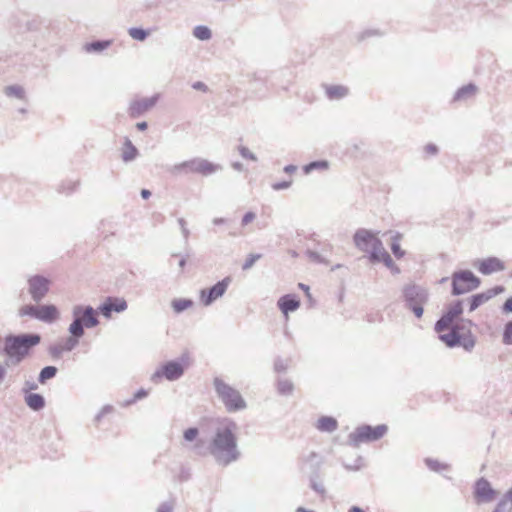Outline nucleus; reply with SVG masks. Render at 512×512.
Instances as JSON below:
<instances>
[{"label":"nucleus","mask_w":512,"mask_h":512,"mask_svg":"<svg viewBox=\"0 0 512 512\" xmlns=\"http://www.w3.org/2000/svg\"><path fill=\"white\" fill-rule=\"evenodd\" d=\"M474 494L478 502H490L495 495V490L488 480L480 478L475 483Z\"/></svg>","instance_id":"obj_18"},{"label":"nucleus","mask_w":512,"mask_h":512,"mask_svg":"<svg viewBox=\"0 0 512 512\" xmlns=\"http://www.w3.org/2000/svg\"><path fill=\"white\" fill-rule=\"evenodd\" d=\"M128 34L131 38L138 41H144L149 35L147 30L138 27L129 28Z\"/></svg>","instance_id":"obj_40"},{"label":"nucleus","mask_w":512,"mask_h":512,"mask_svg":"<svg viewBox=\"0 0 512 512\" xmlns=\"http://www.w3.org/2000/svg\"><path fill=\"white\" fill-rule=\"evenodd\" d=\"M38 313H39V306L27 304L22 306L19 311L18 315L20 317L29 316L31 318L38 320Z\"/></svg>","instance_id":"obj_35"},{"label":"nucleus","mask_w":512,"mask_h":512,"mask_svg":"<svg viewBox=\"0 0 512 512\" xmlns=\"http://www.w3.org/2000/svg\"><path fill=\"white\" fill-rule=\"evenodd\" d=\"M277 305L284 315H288L299 308L300 300L294 294H286L279 298Z\"/></svg>","instance_id":"obj_21"},{"label":"nucleus","mask_w":512,"mask_h":512,"mask_svg":"<svg viewBox=\"0 0 512 512\" xmlns=\"http://www.w3.org/2000/svg\"><path fill=\"white\" fill-rule=\"evenodd\" d=\"M450 332L439 335V339L444 342L448 347L458 346L461 342V333L457 331V328L450 327Z\"/></svg>","instance_id":"obj_29"},{"label":"nucleus","mask_w":512,"mask_h":512,"mask_svg":"<svg viewBox=\"0 0 512 512\" xmlns=\"http://www.w3.org/2000/svg\"><path fill=\"white\" fill-rule=\"evenodd\" d=\"M147 395H148V392H147L145 389H139V390L135 393L133 400H131L129 403H133V402H135L136 400L143 399V398H145Z\"/></svg>","instance_id":"obj_61"},{"label":"nucleus","mask_w":512,"mask_h":512,"mask_svg":"<svg viewBox=\"0 0 512 512\" xmlns=\"http://www.w3.org/2000/svg\"><path fill=\"white\" fill-rule=\"evenodd\" d=\"M57 371L58 369L55 366H46L42 368L38 376L39 383L44 384L46 381L54 378L57 374Z\"/></svg>","instance_id":"obj_32"},{"label":"nucleus","mask_w":512,"mask_h":512,"mask_svg":"<svg viewBox=\"0 0 512 512\" xmlns=\"http://www.w3.org/2000/svg\"><path fill=\"white\" fill-rule=\"evenodd\" d=\"M193 36L199 40L206 41L211 39V30L204 25H198L193 29Z\"/></svg>","instance_id":"obj_36"},{"label":"nucleus","mask_w":512,"mask_h":512,"mask_svg":"<svg viewBox=\"0 0 512 512\" xmlns=\"http://www.w3.org/2000/svg\"><path fill=\"white\" fill-rule=\"evenodd\" d=\"M192 88L195 90H198V91H203V92H206L208 90L207 85L201 81L194 82L192 84Z\"/></svg>","instance_id":"obj_62"},{"label":"nucleus","mask_w":512,"mask_h":512,"mask_svg":"<svg viewBox=\"0 0 512 512\" xmlns=\"http://www.w3.org/2000/svg\"><path fill=\"white\" fill-rule=\"evenodd\" d=\"M111 45L110 40H97L84 45V50L87 53H99L107 49Z\"/></svg>","instance_id":"obj_31"},{"label":"nucleus","mask_w":512,"mask_h":512,"mask_svg":"<svg viewBox=\"0 0 512 512\" xmlns=\"http://www.w3.org/2000/svg\"><path fill=\"white\" fill-rule=\"evenodd\" d=\"M255 218H256V214L254 212L249 211V212L245 213L244 216L242 217L241 224L243 226H246L249 223H251Z\"/></svg>","instance_id":"obj_59"},{"label":"nucleus","mask_w":512,"mask_h":512,"mask_svg":"<svg viewBox=\"0 0 512 512\" xmlns=\"http://www.w3.org/2000/svg\"><path fill=\"white\" fill-rule=\"evenodd\" d=\"M238 431L239 426L230 418L218 422L208 445L209 454L217 465L227 467L241 458Z\"/></svg>","instance_id":"obj_1"},{"label":"nucleus","mask_w":512,"mask_h":512,"mask_svg":"<svg viewBox=\"0 0 512 512\" xmlns=\"http://www.w3.org/2000/svg\"><path fill=\"white\" fill-rule=\"evenodd\" d=\"M493 512H512V506H509L506 500H501Z\"/></svg>","instance_id":"obj_57"},{"label":"nucleus","mask_w":512,"mask_h":512,"mask_svg":"<svg viewBox=\"0 0 512 512\" xmlns=\"http://www.w3.org/2000/svg\"><path fill=\"white\" fill-rule=\"evenodd\" d=\"M306 255L308 256V258L313 261V262H316V263H327V261L316 251H312V250H307L306 251Z\"/></svg>","instance_id":"obj_52"},{"label":"nucleus","mask_w":512,"mask_h":512,"mask_svg":"<svg viewBox=\"0 0 512 512\" xmlns=\"http://www.w3.org/2000/svg\"><path fill=\"white\" fill-rule=\"evenodd\" d=\"M306 461L309 462L312 467V472L309 476V486L314 492L324 497L326 495V488L320 473L322 460L317 453L311 452Z\"/></svg>","instance_id":"obj_8"},{"label":"nucleus","mask_w":512,"mask_h":512,"mask_svg":"<svg viewBox=\"0 0 512 512\" xmlns=\"http://www.w3.org/2000/svg\"><path fill=\"white\" fill-rule=\"evenodd\" d=\"M63 353H64V351L62 350V346L59 342L55 343L49 347V354L53 358H60Z\"/></svg>","instance_id":"obj_51"},{"label":"nucleus","mask_w":512,"mask_h":512,"mask_svg":"<svg viewBox=\"0 0 512 512\" xmlns=\"http://www.w3.org/2000/svg\"><path fill=\"white\" fill-rule=\"evenodd\" d=\"M505 288L503 286H495L485 292L477 293L469 298V311H474L484 303L488 302L493 297L503 293Z\"/></svg>","instance_id":"obj_17"},{"label":"nucleus","mask_w":512,"mask_h":512,"mask_svg":"<svg viewBox=\"0 0 512 512\" xmlns=\"http://www.w3.org/2000/svg\"><path fill=\"white\" fill-rule=\"evenodd\" d=\"M423 306L424 305H420V306L417 305V306L409 308V310H411L417 318H421L423 315V312H424Z\"/></svg>","instance_id":"obj_63"},{"label":"nucleus","mask_w":512,"mask_h":512,"mask_svg":"<svg viewBox=\"0 0 512 512\" xmlns=\"http://www.w3.org/2000/svg\"><path fill=\"white\" fill-rule=\"evenodd\" d=\"M213 384L218 398L228 412H236L246 408V402L238 390L219 377L214 378Z\"/></svg>","instance_id":"obj_4"},{"label":"nucleus","mask_w":512,"mask_h":512,"mask_svg":"<svg viewBox=\"0 0 512 512\" xmlns=\"http://www.w3.org/2000/svg\"><path fill=\"white\" fill-rule=\"evenodd\" d=\"M222 170V166L212 163L207 159L195 157L190 160L177 163L166 168V171L173 176L188 175L197 173L202 176H209Z\"/></svg>","instance_id":"obj_3"},{"label":"nucleus","mask_w":512,"mask_h":512,"mask_svg":"<svg viewBox=\"0 0 512 512\" xmlns=\"http://www.w3.org/2000/svg\"><path fill=\"white\" fill-rule=\"evenodd\" d=\"M291 185H292V181L291 180H289V181H281V182L274 183L272 185V188L275 191H280V190L288 189Z\"/></svg>","instance_id":"obj_58"},{"label":"nucleus","mask_w":512,"mask_h":512,"mask_svg":"<svg viewBox=\"0 0 512 512\" xmlns=\"http://www.w3.org/2000/svg\"><path fill=\"white\" fill-rule=\"evenodd\" d=\"M463 313V302L457 300L450 304L439 320L435 323V331L440 333L449 329L454 321Z\"/></svg>","instance_id":"obj_12"},{"label":"nucleus","mask_w":512,"mask_h":512,"mask_svg":"<svg viewBox=\"0 0 512 512\" xmlns=\"http://www.w3.org/2000/svg\"><path fill=\"white\" fill-rule=\"evenodd\" d=\"M402 235L398 232L394 233L392 236V242H391V251L394 254V256L398 259L402 258L405 255V251L401 249L400 247V239Z\"/></svg>","instance_id":"obj_34"},{"label":"nucleus","mask_w":512,"mask_h":512,"mask_svg":"<svg viewBox=\"0 0 512 512\" xmlns=\"http://www.w3.org/2000/svg\"><path fill=\"white\" fill-rule=\"evenodd\" d=\"M121 158L123 162L129 163L132 162L137 158L139 155L138 149L135 147V145L132 143V141L129 138L124 139V143L121 149Z\"/></svg>","instance_id":"obj_23"},{"label":"nucleus","mask_w":512,"mask_h":512,"mask_svg":"<svg viewBox=\"0 0 512 512\" xmlns=\"http://www.w3.org/2000/svg\"><path fill=\"white\" fill-rule=\"evenodd\" d=\"M315 427L320 432L332 433L337 430L338 422L334 417L322 416L318 419Z\"/></svg>","instance_id":"obj_24"},{"label":"nucleus","mask_w":512,"mask_h":512,"mask_svg":"<svg viewBox=\"0 0 512 512\" xmlns=\"http://www.w3.org/2000/svg\"><path fill=\"white\" fill-rule=\"evenodd\" d=\"M424 151L426 154L434 156L438 153V147L435 144L430 143L424 147Z\"/></svg>","instance_id":"obj_60"},{"label":"nucleus","mask_w":512,"mask_h":512,"mask_svg":"<svg viewBox=\"0 0 512 512\" xmlns=\"http://www.w3.org/2000/svg\"><path fill=\"white\" fill-rule=\"evenodd\" d=\"M199 434V430L196 427L188 428L184 431L183 437L186 441L192 442L195 441Z\"/></svg>","instance_id":"obj_48"},{"label":"nucleus","mask_w":512,"mask_h":512,"mask_svg":"<svg viewBox=\"0 0 512 512\" xmlns=\"http://www.w3.org/2000/svg\"><path fill=\"white\" fill-rule=\"evenodd\" d=\"M344 467L347 469V470H350V471H358L360 470L364 464H363V458L361 456H358L354 462V464H348V463H343Z\"/></svg>","instance_id":"obj_49"},{"label":"nucleus","mask_w":512,"mask_h":512,"mask_svg":"<svg viewBox=\"0 0 512 512\" xmlns=\"http://www.w3.org/2000/svg\"><path fill=\"white\" fill-rule=\"evenodd\" d=\"M502 310L504 313H512V297H509L503 304Z\"/></svg>","instance_id":"obj_64"},{"label":"nucleus","mask_w":512,"mask_h":512,"mask_svg":"<svg viewBox=\"0 0 512 512\" xmlns=\"http://www.w3.org/2000/svg\"><path fill=\"white\" fill-rule=\"evenodd\" d=\"M478 271L483 275H490L505 269L504 262L497 257H488L480 260L477 265Z\"/></svg>","instance_id":"obj_19"},{"label":"nucleus","mask_w":512,"mask_h":512,"mask_svg":"<svg viewBox=\"0 0 512 512\" xmlns=\"http://www.w3.org/2000/svg\"><path fill=\"white\" fill-rule=\"evenodd\" d=\"M193 452L199 456H205L209 454L208 446H205V441L198 439L192 447Z\"/></svg>","instance_id":"obj_44"},{"label":"nucleus","mask_w":512,"mask_h":512,"mask_svg":"<svg viewBox=\"0 0 512 512\" xmlns=\"http://www.w3.org/2000/svg\"><path fill=\"white\" fill-rule=\"evenodd\" d=\"M388 431L385 424H380L375 427L370 425H362L357 427L348 436L349 444L358 447L361 443L374 442L381 439Z\"/></svg>","instance_id":"obj_5"},{"label":"nucleus","mask_w":512,"mask_h":512,"mask_svg":"<svg viewBox=\"0 0 512 512\" xmlns=\"http://www.w3.org/2000/svg\"><path fill=\"white\" fill-rule=\"evenodd\" d=\"M369 260L372 263H378L385 256V253H388L383 247L382 241L378 238L374 241V244L371 246V249L368 251Z\"/></svg>","instance_id":"obj_27"},{"label":"nucleus","mask_w":512,"mask_h":512,"mask_svg":"<svg viewBox=\"0 0 512 512\" xmlns=\"http://www.w3.org/2000/svg\"><path fill=\"white\" fill-rule=\"evenodd\" d=\"M330 167V163L327 160H316L312 161L303 166L304 174L308 175L313 171H327Z\"/></svg>","instance_id":"obj_30"},{"label":"nucleus","mask_w":512,"mask_h":512,"mask_svg":"<svg viewBox=\"0 0 512 512\" xmlns=\"http://www.w3.org/2000/svg\"><path fill=\"white\" fill-rule=\"evenodd\" d=\"M73 321L71 324H77L80 327L82 335L85 328H93L99 324L96 311L92 306L76 305L72 310Z\"/></svg>","instance_id":"obj_7"},{"label":"nucleus","mask_w":512,"mask_h":512,"mask_svg":"<svg viewBox=\"0 0 512 512\" xmlns=\"http://www.w3.org/2000/svg\"><path fill=\"white\" fill-rule=\"evenodd\" d=\"M158 98L159 95L156 94L148 98L134 99L133 101H131L128 108V113L130 117L138 118L142 116L144 113H146L156 105Z\"/></svg>","instance_id":"obj_14"},{"label":"nucleus","mask_w":512,"mask_h":512,"mask_svg":"<svg viewBox=\"0 0 512 512\" xmlns=\"http://www.w3.org/2000/svg\"><path fill=\"white\" fill-rule=\"evenodd\" d=\"M377 239L376 233L364 228L358 229L353 235L354 245L363 252H368Z\"/></svg>","instance_id":"obj_16"},{"label":"nucleus","mask_w":512,"mask_h":512,"mask_svg":"<svg viewBox=\"0 0 512 512\" xmlns=\"http://www.w3.org/2000/svg\"><path fill=\"white\" fill-rule=\"evenodd\" d=\"M325 92L330 100H339L349 94V89L343 85H328L325 87Z\"/></svg>","instance_id":"obj_25"},{"label":"nucleus","mask_w":512,"mask_h":512,"mask_svg":"<svg viewBox=\"0 0 512 512\" xmlns=\"http://www.w3.org/2000/svg\"><path fill=\"white\" fill-rule=\"evenodd\" d=\"M403 299L406 308L425 305L429 300L428 291L415 284L406 285L403 288Z\"/></svg>","instance_id":"obj_10"},{"label":"nucleus","mask_w":512,"mask_h":512,"mask_svg":"<svg viewBox=\"0 0 512 512\" xmlns=\"http://www.w3.org/2000/svg\"><path fill=\"white\" fill-rule=\"evenodd\" d=\"M40 341L41 336L36 333L8 335L4 340V352L13 364H19Z\"/></svg>","instance_id":"obj_2"},{"label":"nucleus","mask_w":512,"mask_h":512,"mask_svg":"<svg viewBox=\"0 0 512 512\" xmlns=\"http://www.w3.org/2000/svg\"><path fill=\"white\" fill-rule=\"evenodd\" d=\"M278 393L284 396H289L294 390V385L289 379H279L277 382Z\"/></svg>","instance_id":"obj_33"},{"label":"nucleus","mask_w":512,"mask_h":512,"mask_svg":"<svg viewBox=\"0 0 512 512\" xmlns=\"http://www.w3.org/2000/svg\"><path fill=\"white\" fill-rule=\"evenodd\" d=\"M477 92L476 85L469 83L459 88L453 97V101H466L475 96Z\"/></svg>","instance_id":"obj_26"},{"label":"nucleus","mask_w":512,"mask_h":512,"mask_svg":"<svg viewBox=\"0 0 512 512\" xmlns=\"http://www.w3.org/2000/svg\"><path fill=\"white\" fill-rule=\"evenodd\" d=\"M502 342L505 345H512V320L505 324Z\"/></svg>","instance_id":"obj_46"},{"label":"nucleus","mask_w":512,"mask_h":512,"mask_svg":"<svg viewBox=\"0 0 512 512\" xmlns=\"http://www.w3.org/2000/svg\"><path fill=\"white\" fill-rule=\"evenodd\" d=\"M5 94L8 97H16L18 99H23L25 97L24 89L19 85H11L5 88Z\"/></svg>","instance_id":"obj_39"},{"label":"nucleus","mask_w":512,"mask_h":512,"mask_svg":"<svg viewBox=\"0 0 512 512\" xmlns=\"http://www.w3.org/2000/svg\"><path fill=\"white\" fill-rule=\"evenodd\" d=\"M239 153L240 155L243 157V158H246V159H249V160H252V161H257V157L254 153H252L247 147L245 146H240L239 147Z\"/></svg>","instance_id":"obj_56"},{"label":"nucleus","mask_w":512,"mask_h":512,"mask_svg":"<svg viewBox=\"0 0 512 512\" xmlns=\"http://www.w3.org/2000/svg\"><path fill=\"white\" fill-rule=\"evenodd\" d=\"M476 344V339L472 333H461V342L459 343L466 351L473 350Z\"/></svg>","instance_id":"obj_37"},{"label":"nucleus","mask_w":512,"mask_h":512,"mask_svg":"<svg viewBox=\"0 0 512 512\" xmlns=\"http://www.w3.org/2000/svg\"><path fill=\"white\" fill-rule=\"evenodd\" d=\"M185 371V366L182 361H168L163 364L159 369H157L151 379L154 382H157L161 378H165L169 381H175L180 379Z\"/></svg>","instance_id":"obj_9"},{"label":"nucleus","mask_w":512,"mask_h":512,"mask_svg":"<svg viewBox=\"0 0 512 512\" xmlns=\"http://www.w3.org/2000/svg\"><path fill=\"white\" fill-rule=\"evenodd\" d=\"M128 305L124 298L107 297L98 307L99 312L105 317L110 318L112 312L121 313L127 309Z\"/></svg>","instance_id":"obj_15"},{"label":"nucleus","mask_w":512,"mask_h":512,"mask_svg":"<svg viewBox=\"0 0 512 512\" xmlns=\"http://www.w3.org/2000/svg\"><path fill=\"white\" fill-rule=\"evenodd\" d=\"M380 262H383L384 265L390 269L392 274L396 275L400 273L399 267L394 263L389 253H385V256L382 258Z\"/></svg>","instance_id":"obj_45"},{"label":"nucleus","mask_w":512,"mask_h":512,"mask_svg":"<svg viewBox=\"0 0 512 512\" xmlns=\"http://www.w3.org/2000/svg\"><path fill=\"white\" fill-rule=\"evenodd\" d=\"M174 510V501H165L159 505L156 509V512H173Z\"/></svg>","instance_id":"obj_55"},{"label":"nucleus","mask_w":512,"mask_h":512,"mask_svg":"<svg viewBox=\"0 0 512 512\" xmlns=\"http://www.w3.org/2000/svg\"><path fill=\"white\" fill-rule=\"evenodd\" d=\"M171 305H172L173 310L176 313H181V312L185 311L186 309L192 307L193 301L190 299H184V298L174 299L172 301Z\"/></svg>","instance_id":"obj_38"},{"label":"nucleus","mask_w":512,"mask_h":512,"mask_svg":"<svg viewBox=\"0 0 512 512\" xmlns=\"http://www.w3.org/2000/svg\"><path fill=\"white\" fill-rule=\"evenodd\" d=\"M452 290L451 294L459 296L477 289L481 280L470 270H459L452 274Z\"/></svg>","instance_id":"obj_6"},{"label":"nucleus","mask_w":512,"mask_h":512,"mask_svg":"<svg viewBox=\"0 0 512 512\" xmlns=\"http://www.w3.org/2000/svg\"><path fill=\"white\" fill-rule=\"evenodd\" d=\"M474 325V323L469 319H461L456 324H453V328H457V331L460 333H471V328Z\"/></svg>","instance_id":"obj_41"},{"label":"nucleus","mask_w":512,"mask_h":512,"mask_svg":"<svg viewBox=\"0 0 512 512\" xmlns=\"http://www.w3.org/2000/svg\"><path fill=\"white\" fill-rule=\"evenodd\" d=\"M50 280L42 275H34L28 279V293L36 303L41 302L50 290Z\"/></svg>","instance_id":"obj_11"},{"label":"nucleus","mask_w":512,"mask_h":512,"mask_svg":"<svg viewBox=\"0 0 512 512\" xmlns=\"http://www.w3.org/2000/svg\"><path fill=\"white\" fill-rule=\"evenodd\" d=\"M288 368V361L282 358H277L274 362V369L276 372H284Z\"/></svg>","instance_id":"obj_53"},{"label":"nucleus","mask_w":512,"mask_h":512,"mask_svg":"<svg viewBox=\"0 0 512 512\" xmlns=\"http://www.w3.org/2000/svg\"><path fill=\"white\" fill-rule=\"evenodd\" d=\"M59 318V311L53 304L39 306L38 320L45 323H53Z\"/></svg>","instance_id":"obj_22"},{"label":"nucleus","mask_w":512,"mask_h":512,"mask_svg":"<svg viewBox=\"0 0 512 512\" xmlns=\"http://www.w3.org/2000/svg\"><path fill=\"white\" fill-rule=\"evenodd\" d=\"M262 257L261 254H249L242 265L243 270H249L253 267L255 262Z\"/></svg>","instance_id":"obj_47"},{"label":"nucleus","mask_w":512,"mask_h":512,"mask_svg":"<svg viewBox=\"0 0 512 512\" xmlns=\"http://www.w3.org/2000/svg\"><path fill=\"white\" fill-rule=\"evenodd\" d=\"M381 35L380 31L379 30H376V29H367L365 31H362L361 33H359L357 35V40L358 41H363L365 40L366 38L368 37H371V36H379Z\"/></svg>","instance_id":"obj_50"},{"label":"nucleus","mask_w":512,"mask_h":512,"mask_svg":"<svg viewBox=\"0 0 512 512\" xmlns=\"http://www.w3.org/2000/svg\"><path fill=\"white\" fill-rule=\"evenodd\" d=\"M231 283L230 277H225L221 281H218L215 285L210 288L202 289L200 291V300L204 306H210L218 298L222 297L229 284Z\"/></svg>","instance_id":"obj_13"},{"label":"nucleus","mask_w":512,"mask_h":512,"mask_svg":"<svg viewBox=\"0 0 512 512\" xmlns=\"http://www.w3.org/2000/svg\"><path fill=\"white\" fill-rule=\"evenodd\" d=\"M27 406L33 411H40L45 407V399L41 394L29 393L25 396Z\"/></svg>","instance_id":"obj_28"},{"label":"nucleus","mask_w":512,"mask_h":512,"mask_svg":"<svg viewBox=\"0 0 512 512\" xmlns=\"http://www.w3.org/2000/svg\"><path fill=\"white\" fill-rule=\"evenodd\" d=\"M425 463L430 470L435 471V472H441L442 470L448 469L447 464L441 463V462L431 459V458H426Z\"/></svg>","instance_id":"obj_43"},{"label":"nucleus","mask_w":512,"mask_h":512,"mask_svg":"<svg viewBox=\"0 0 512 512\" xmlns=\"http://www.w3.org/2000/svg\"><path fill=\"white\" fill-rule=\"evenodd\" d=\"M78 184H79L78 181H71V180H69L67 182H63L59 186L58 191L60 193L69 195L76 190V188L78 187Z\"/></svg>","instance_id":"obj_42"},{"label":"nucleus","mask_w":512,"mask_h":512,"mask_svg":"<svg viewBox=\"0 0 512 512\" xmlns=\"http://www.w3.org/2000/svg\"><path fill=\"white\" fill-rule=\"evenodd\" d=\"M80 330V327H78L76 323L69 325L68 331L70 336L59 342L64 352L72 351L79 344V339L84 336Z\"/></svg>","instance_id":"obj_20"},{"label":"nucleus","mask_w":512,"mask_h":512,"mask_svg":"<svg viewBox=\"0 0 512 512\" xmlns=\"http://www.w3.org/2000/svg\"><path fill=\"white\" fill-rule=\"evenodd\" d=\"M178 224L180 226L182 236H183L185 242H187L189 239V236H190V231L186 226L187 225L186 220L184 218H179Z\"/></svg>","instance_id":"obj_54"}]
</instances>
